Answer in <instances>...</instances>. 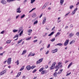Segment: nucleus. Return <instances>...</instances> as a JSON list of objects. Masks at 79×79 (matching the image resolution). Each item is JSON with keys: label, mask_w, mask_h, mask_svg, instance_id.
I'll use <instances>...</instances> for the list:
<instances>
[{"label": "nucleus", "mask_w": 79, "mask_h": 79, "mask_svg": "<svg viewBox=\"0 0 79 79\" xmlns=\"http://www.w3.org/2000/svg\"><path fill=\"white\" fill-rule=\"evenodd\" d=\"M73 64V62H71L68 66V68L69 69L71 66H72V65Z\"/></svg>", "instance_id": "19"}, {"label": "nucleus", "mask_w": 79, "mask_h": 79, "mask_svg": "<svg viewBox=\"0 0 79 79\" xmlns=\"http://www.w3.org/2000/svg\"><path fill=\"white\" fill-rule=\"evenodd\" d=\"M43 61V58H42L41 59H39V60L37 61L36 64H39V63H40Z\"/></svg>", "instance_id": "5"}, {"label": "nucleus", "mask_w": 79, "mask_h": 79, "mask_svg": "<svg viewBox=\"0 0 79 79\" xmlns=\"http://www.w3.org/2000/svg\"><path fill=\"white\" fill-rule=\"evenodd\" d=\"M27 52V51L26 50H23L22 53V55H24V53H26Z\"/></svg>", "instance_id": "28"}, {"label": "nucleus", "mask_w": 79, "mask_h": 79, "mask_svg": "<svg viewBox=\"0 0 79 79\" xmlns=\"http://www.w3.org/2000/svg\"><path fill=\"white\" fill-rule=\"evenodd\" d=\"M24 69V66H22L21 68L19 70V71H23V70Z\"/></svg>", "instance_id": "30"}, {"label": "nucleus", "mask_w": 79, "mask_h": 79, "mask_svg": "<svg viewBox=\"0 0 79 79\" xmlns=\"http://www.w3.org/2000/svg\"><path fill=\"white\" fill-rule=\"evenodd\" d=\"M26 68L27 70H31V67L30 65H27Z\"/></svg>", "instance_id": "10"}, {"label": "nucleus", "mask_w": 79, "mask_h": 79, "mask_svg": "<svg viewBox=\"0 0 79 79\" xmlns=\"http://www.w3.org/2000/svg\"><path fill=\"white\" fill-rule=\"evenodd\" d=\"M37 79V77H34L33 78V79Z\"/></svg>", "instance_id": "63"}, {"label": "nucleus", "mask_w": 79, "mask_h": 79, "mask_svg": "<svg viewBox=\"0 0 79 79\" xmlns=\"http://www.w3.org/2000/svg\"><path fill=\"white\" fill-rule=\"evenodd\" d=\"M53 34H54V32L52 31V32H51V33L50 34L48 35V36H51V35H53Z\"/></svg>", "instance_id": "26"}, {"label": "nucleus", "mask_w": 79, "mask_h": 79, "mask_svg": "<svg viewBox=\"0 0 79 79\" xmlns=\"http://www.w3.org/2000/svg\"><path fill=\"white\" fill-rule=\"evenodd\" d=\"M48 53H49V51H48L47 52H46V55L48 54Z\"/></svg>", "instance_id": "58"}, {"label": "nucleus", "mask_w": 79, "mask_h": 79, "mask_svg": "<svg viewBox=\"0 0 79 79\" xmlns=\"http://www.w3.org/2000/svg\"><path fill=\"white\" fill-rule=\"evenodd\" d=\"M25 16V15H22L21 16V18H24V17Z\"/></svg>", "instance_id": "45"}, {"label": "nucleus", "mask_w": 79, "mask_h": 79, "mask_svg": "<svg viewBox=\"0 0 79 79\" xmlns=\"http://www.w3.org/2000/svg\"><path fill=\"white\" fill-rule=\"evenodd\" d=\"M48 68V65H46L45 66V69H47Z\"/></svg>", "instance_id": "48"}, {"label": "nucleus", "mask_w": 79, "mask_h": 79, "mask_svg": "<svg viewBox=\"0 0 79 79\" xmlns=\"http://www.w3.org/2000/svg\"><path fill=\"white\" fill-rule=\"evenodd\" d=\"M35 0H31V3H33V2H35Z\"/></svg>", "instance_id": "42"}, {"label": "nucleus", "mask_w": 79, "mask_h": 79, "mask_svg": "<svg viewBox=\"0 0 79 79\" xmlns=\"http://www.w3.org/2000/svg\"><path fill=\"white\" fill-rule=\"evenodd\" d=\"M73 7H74V6L72 5L69 7L70 9H72Z\"/></svg>", "instance_id": "40"}, {"label": "nucleus", "mask_w": 79, "mask_h": 79, "mask_svg": "<svg viewBox=\"0 0 79 79\" xmlns=\"http://www.w3.org/2000/svg\"><path fill=\"white\" fill-rule=\"evenodd\" d=\"M5 73H6V71L5 70H4L1 73H0V76H2V75H3V74H4Z\"/></svg>", "instance_id": "11"}, {"label": "nucleus", "mask_w": 79, "mask_h": 79, "mask_svg": "<svg viewBox=\"0 0 79 79\" xmlns=\"http://www.w3.org/2000/svg\"><path fill=\"white\" fill-rule=\"evenodd\" d=\"M21 10L20 7L18 8L16 10L17 13H20L21 12V10Z\"/></svg>", "instance_id": "8"}, {"label": "nucleus", "mask_w": 79, "mask_h": 79, "mask_svg": "<svg viewBox=\"0 0 79 79\" xmlns=\"http://www.w3.org/2000/svg\"><path fill=\"white\" fill-rule=\"evenodd\" d=\"M77 8L74 10L72 12V15H74L75 14V13H76V11L77 10Z\"/></svg>", "instance_id": "7"}, {"label": "nucleus", "mask_w": 79, "mask_h": 79, "mask_svg": "<svg viewBox=\"0 0 79 79\" xmlns=\"http://www.w3.org/2000/svg\"><path fill=\"white\" fill-rule=\"evenodd\" d=\"M45 7H46V6H43L42 7V9H44L45 8Z\"/></svg>", "instance_id": "55"}, {"label": "nucleus", "mask_w": 79, "mask_h": 79, "mask_svg": "<svg viewBox=\"0 0 79 79\" xmlns=\"http://www.w3.org/2000/svg\"><path fill=\"white\" fill-rule=\"evenodd\" d=\"M58 52V50H53L52 51V52L53 53H56V52Z\"/></svg>", "instance_id": "15"}, {"label": "nucleus", "mask_w": 79, "mask_h": 79, "mask_svg": "<svg viewBox=\"0 0 79 79\" xmlns=\"http://www.w3.org/2000/svg\"><path fill=\"white\" fill-rule=\"evenodd\" d=\"M69 39H68V40H66L64 44V46H66L67 45H68V44L69 43Z\"/></svg>", "instance_id": "4"}, {"label": "nucleus", "mask_w": 79, "mask_h": 79, "mask_svg": "<svg viewBox=\"0 0 79 79\" xmlns=\"http://www.w3.org/2000/svg\"><path fill=\"white\" fill-rule=\"evenodd\" d=\"M1 3H2V4H3V5H5V4H6L7 2L5 0H2L1 1Z\"/></svg>", "instance_id": "6"}, {"label": "nucleus", "mask_w": 79, "mask_h": 79, "mask_svg": "<svg viewBox=\"0 0 79 79\" xmlns=\"http://www.w3.org/2000/svg\"><path fill=\"white\" fill-rule=\"evenodd\" d=\"M47 71L46 70H43L41 73V74H47Z\"/></svg>", "instance_id": "9"}, {"label": "nucleus", "mask_w": 79, "mask_h": 79, "mask_svg": "<svg viewBox=\"0 0 79 79\" xmlns=\"http://www.w3.org/2000/svg\"><path fill=\"white\" fill-rule=\"evenodd\" d=\"M50 46V44H49L48 45V46L47 47V48H49Z\"/></svg>", "instance_id": "51"}, {"label": "nucleus", "mask_w": 79, "mask_h": 79, "mask_svg": "<svg viewBox=\"0 0 79 79\" xmlns=\"http://www.w3.org/2000/svg\"><path fill=\"white\" fill-rule=\"evenodd\" d=\"M74 42H75V41H74V40H72L69 43V44L70 45H71V44H74Z\"/></svg>", "instance_id": "24"}, {"label": "nucleus", "mask_w": 79, "mask_h": 79, "mask_svg": "<svg viewBox=\"0 0 79 79\" xmlns=\"http://www.w3.org/2000/svg\"><path fill=\"white\" fill-rule=\"evenodd\" d=\"M44 67H42V68H41L39 70V72H41V71H43V70H44Z\"/></svg>", "instance_id": "23"}, {"label": "nucleus", "mask_w": 79, "mask_h": 79, "mask_svg": "<svg viewBox=\"0 0 79 79\" xmlns=\"http://www.w3.org/2000/svg\"><path fill=\"white\" fill-rule=\"evenodd\" d=\"M53 76L54 77H57V76L58 75V73H57V72H55L54 73H53Z\"/></svg>", "instance_id": "13"}, {"label": "nucleus", "mask_w": 79, "mask_h": 79, "mask_svg": "<svg viewBox=\"0 0 79 79\" xmlns=\"http://www.w3.org/2000/svg\"><path fill=\"white\" fill-rule=\"evenodd\" d=\"M16 0H7L6 1L7 2H14Z\"/></svg>", "instance_id": "27"}, {"label": "nucleus", "mask_w": 79, "mask_h": 79, "mask_svg": "<svg viewBox=\"0 0 79 79\" xmlns=\"http://www.w3.org/2000/svg\"><path fill=\"white\" fill-rule=\"evenodd\" d=\"M43 15V13H42L41 14H40V15L39 17L40 18H41V17H42V16Z\"/></svg>", "instance_id": "44"}, {"label": "nucleus", "mask_w": 79, "mask_h": 79, "mask_svg": "<svg viewBox=\"0 0 79 79\" xmlns=\"http://www.w3.org/2000/svg\"><path fill=\"white\" fill-rule=\"evenodd\" d=\"M42 43V40H41L40 41L39 43V44H41V43Z\"/></svg>", "instance_id": "57"}, {"label": "nucleus", "mask_w": 79, "mask_h": 79, "mask_svg": "<svg viewBox=\"0 0 79 79\" xmlns=\"http://www.w3.org/2000/svg\"><path fill=\"white\" fill-rule=\"evenodd\" d=\"M37 23H38V21L36 20L34 23L33 24H37Z\"/></svg>", "instance_id": "37"}, {"label": "nucleus", "mask_w": 79, "mask_h": 79, "mask_svg": "<svg viewBox=\"0 0 79 79\" xmlns=\"http://www.w3.org/2000/svg\"><path fill=\"white\" fill-rule=\"evenodd\" d=\"M63 69H61L60 70V72H61V73H62V71H63Z\"/></svg>", "instance_id": "62"}, {"label": "nucleus", "mask_w": 79, "mask_h": 79, "mask_svg": "<svg viewBox=\"0 0 79 79\" xmlns=\"http://www.w3.org/2000/svg\"><path fill=\"white\" fill-rule=\"evenodd\" d=\"M62 64V63L61 62H58V65L56 67H55V69H56V70L55 71H57L58 70V69H59V68H60V65H61Z\"/></svg>", "instance_id": "1"}, {"label": "nucleus", "mask_w": 79, "mask_h": 79, "mask_svg": "<svg viewBox=\"0 0 79 79\" xmlns=\"http://www.w3.org/2000/svg\"><path fill=\"white\" fill-rule=\"evenodd\" d=\"M60 32H57L56 34L55 37H57V36H58V35H60Z\"/></svg>", "instance_id": "34"}, {"label": "nucleus", "mask_w": 79, "mask_h": 79, "mask_svg": "<svg viewBox=\"0 0 79 79\" xmlns=\"http://www.w3.org/2000/svg\"><path fill=\"white\" fill-rule=\"evenodd\" d=\"M4 32H5V31H3L1 32V34H4Z\"/></svg>", "instance_id": "47"}, {"label": "nucleus", "mask_w": 79, "mask_h": 79, "mask_svg": "<svg viewBox=\"0 0 79 79\" xmlns=\"http://www.w3.org/2000/svg\"><path fill=\"white\" fill-rule=\"evenodd\" d=\"M5 53V52H3L2 53H1L0 54V55H1V56H3V54H4V53Z\"/></svg>", "instance_id": "50"}, {"label": "nucleus", "mask_w": 79, "mask_h": 79, "mask_svg": "<svg viewBox=\"0 0 79 79\" xmlns=\"http://www.w3.org/2000/svg\"><path fill=\"white\" fill-rule=\"evenodd\" d=\"M27 31V32H28V33H31V32H32V30L29 29Z\"/></svg>", "instance_id": "20"}, {"label": "nucleus", "mask_w": 79, "mask_h": 79, "mask_svg": "<svg viewBox=\"0 0 79 79\" xmlns=\"http://www.w3.org/2000/svg\"><path fill=\"white\" fill-rule=\"evenodd\" d=\"M35 16H36V14H35V13L33 14L32 16V17L33 18H35Z\"/></svg>", "instance_id": "31"}, {"label": "nucleus", "mask_w": 79, "mask_h": 79, "mask_svg": "<svg viewBox=\"0 0 79 79\" xmlns=\"http://www.w3.org/2000/svg\"><path fill=\"white\" fill-rule=\"evenodd\" d=\"M69 13H70L69 12L68 13H67L65 15V16H66L67 15H69Z\"/></svg>", "instance_id": "52"}, {"label": "nucleus", "mask_w": 79, "mask_h": 79, "mask_svg": "<svg viewBox=\"0 0 79 79\" xmlns=\"http://www.w3.org/2000/svg\"><path fill=\"white\" fill-rule=\"evenodd\" d=\"M31 39V37H29L28 38H27L26 39V40H30Z\"/></svg>", "instance_id": "38"}, {"label": "nucleus", "mask_w": 79, "mask_h": 79, "mask_svg": "<svg viewBox=\"0 0 79 79\" xmlns=\"http://www.w3.org/2000/svg\"><path fill=\"white\" fill-rule=\"evenodd\" d=\"M37 71V69H35L32 72L33 73H35Z\"/></svg>", "instance_id": "39"}, {"label": "nucleus", "mask_w": 79, "mask_h": 79, "mask_svg": "<svg viewBox=\"0 0 79 79\" xmlns=\"http://www.w3.org/2000/svg\"><path fill=\"white\" fill-rule=\"evenodd\" d=\"M62 72H60V71H59V72L57 73V74H60Z\"/></svg>", "instance_id": "54"}, {"label": "nucleus", "mask_w": 79, "mask_h": 79, "mask_svg": "<svg viewBox=\"0 0 79 79\" xmlns=\"http://www.w3.org/2000/svg\"><path fill=\"white\" fill-rule=\"evenodd\" d=\"M79 4V2H78L77 4H76V6H77V5H78Z\"/></svg>", "instance_id": "61"}, {"label": "nucleus", "mask_w": 79, "mask_h": 79, "mask_svg": "<svg viewBox=\"0 0 79 79\" xmlns=\"http://www.w3.org/2000/svg\"><path fill=\"white\" fill-rule=\"evenodd\" d=\"M54 40H55V38L52 39V40H51V42H54Z\"/></svg>", "instance_id": "41"}, {"label": "nucleus", "mask_w": 79, "mask_h": 79, "mask_svg": "<svg viewBox=\"0 0 79 79\" xmlns=\"http://www.w3.org/2000/svg\"><path fill=\"white\" fill-rule=\"evenodd\" d=\"M21 72H20L19 73H18V74L17 75V76H16V77H18L20 75H21Z\"/></svg>", "instance_id": "17"}, {"label": "nucleus", "mask_w": 79, "mask_h": 79, "mask_svg": "<svg viewBox=\"0 0 79 79\" xmlns=\"http://www.w3.org/2000/svg\"><path fill=\"white\" fill-rule=\"evenodd\" d=\"M6 61H7V60H6L3 63L4 64H5V63H6Z\"/></svg>", "instance_id": "60"}, {"label": "nucleus", "mask_w": 79, "mask_h": 79, "mask_svg": "<svg viewBox=\"0 0 79 79\" xmlns=\"http://www.w3.org/2000/svg\"><path fill=\"white\" fill-rule=\"evenodd\" d=\"M63 45V44H61V43H60L57 44L56 45H58L59 46H61Z\"/></svg>", "instance_id": "33"}, {"label": "nucleus", "mask_w": 79, "mask_h": 79, "mask_svg": "<svg viewBox=\"0 0 79 79\" xmlns=\"http://www.w3.org/2000/svg\"><path fill=\"white\" fill-rule=\"evenodd\" d=\"M69 62V61L68 60H66L65 61V63L66 64V63H68V62Z\"/></svg>", "instance_id": "56"}, {"label": "nucleus", "mask_w": 79, "mask_h": 79, "mask_svg": "<svg viewBox=\"0 0 79 79\" xmlns=\"http://www.w3.org/2000/svg\"><path fill=\"white\" fill-rule=\"evenodd\" d=\"M76 35H78V36H79V32H78L76 34Z\"/></svg>", "instance_id": "53"}, {"label": "nucleus", "mask_w": 79, "mask_h": 79, "mask_svg": "<svg viewBox=\"0 0 79 79\" xmlns=\"http://www.w3.org/2000/svg\"><path fill=\"white\" fill-rule=\"evenodd\" d=\"M35 65H33L31 67V69H34L35 68Z\"/></svg>", "instance_id": "29"}, {"label": "nucleus", "mask_w": 79, "mask_h": 79, "mask_svg": "<svg viewBox=\"0 0 79 79\" xmlns=\"http://www.w3.org/2000/svg\"><path fill=\"white\" fill-rule=\"evenodd\" d=\"M34 55H35V53H32V52H31L28 55V56H34Z\"/></svg>", "instance_id": "14"}, {"label": "nucleus", "mask_w": 79, "mask_h": 79, "mask_svg": "<svg viewBox=\"0 0 79 79\" xmlns=\"http://www.w3.org/2000/svg\"><path fill=\"white\" fill-rule=\"evenodd\" d=\"M64 2V0H60V3L61 5H62L63 4V3Z\"/></svg>", "instance_id": "18"}, {"label": "nucleus", "mask_w": 79, "mask_h": 79, "mask_svg": "<svg viewBox=\"0 0 79 79\" xmlns=\"http://www.w3.org/2000/svg\"><path fill=\"white\" fill-rule=\"evenodd\" d=\"M73 35H74V34L71 33L69 34V36L70 37H73Z\"/></svg>", "instance_id": "22"}, {"label": "nucleus", "mask_w": 79, "mask_h": 79, "mask_svg": "<svg viewBox=\"0 0 79 79\" xmlns=\"http://www.w3.org/2000/svg\"><path fill=\"white\" fill-rule=\"evenodd\" d=\"M7 63L8 64H10L11 63V58H9L7 59Z\"/></svg>", "instance_id": "3"}, {"label": "nucleus", "mask_w": 79, "mask_h": 79, "mask_svg": "<svg viewBox=\"0 0 79 79\" xmlns=\"http://www.w3.org/2000/svg\"><path fill=\"white\" fill-rule=\"evenodd\" d=\"M23 31H21L19 34V36H21V35H22V34H23Z\"/></svg>", "instance_id": "36"}, {"label": "nucleus", "mask_w": 79, "mask_h": 79, "mask_svg": "<svg viewBox=\"0 0 79 79\" xmlns=\"http://www.w3.org/2000/svg\"><path fill=\"white\" fill-rule=\"evenodd\" d=\"M22 41H23V40L22 39H21V40L19 41H18V44H20V43H21V42H22Z\"/></svg>", "instance_id": "35"}, {"label": "nucleus", "mask_w": 79, "mask_h": 79, "mask_svg": "<svg viewBox=\"0 0 79 79\" xmlns=\"http://www.w3.org/2000/svg\"><path fill=\"white\" fill-rule=\"evenodd\" d=\"M19 15L17 16L16 17V19H18V18H19Z\"/></svg>", "instance_id": "59"}, {"label": "nucleus", "mask_w": 79, "mask_h": 79, "mask_svg": "<svg viewBox=\"0 0 79 79\" xmlns=\"http://www.w3.org/2000/svg\"><path fill=\"white\" fill-rule=\"evenodd\" d=\"M37 41H38V40H34L33 41V42H34V43H35V42H37Z\"/></svg>", "instance_id": "46"}, {"label": "nucleus", "mask_w": 79, "mask_h": 79, "mask_svg": "<svg viewBox=\"0 0 79 79\" xmlns=\"http://www.w3.org/2000/svg\"><path fill=\"white\" fill-rule=\"evenodd\" d=\"M55 27H54L52 29V31H53L55 29Z\"/></svg>", "instance_id": "49"}, {"label": "nucleus", "mask_w": 79, "mask_h": 79, "mask_svg": "<svg viewBox=\"0 0 79 79\" xmlns=\"http://www.w3.org/2000/svg\"><path fill=\"white\" fill-rule=\"evenodd\" d=\"M15 63L17 64V65H19V60H17V61L15 62Z\"/></svg>", "instance_id": "21"}, {"label": "nucleus", "mask_w": 79, "mask_h": 79, "mask_svg": "<svg viewBox=\"0 0 79 79\" xmlns=\"http://www.w3.org/2000/svg\"><path fill=\"white\" fill-rule=\"evenodd\" d=\"M11 42V40H9L6 41V44H10Z\"/></svg>", "instance_id": "16"}, {"label": "nucleus", "mask_w": 79, "mask_h": 79, "mask_svg": "<svg viewBox=\"0 0 79 79\" xmlns=\"http://www.w3.org/2000/svg\"><path fill=\"white\" fill-rule=\"evenodd\" d=\"M68 27V26H66L65 27V29H67Z\"/></svg>", "instance_id": "64"}, {"label": "nucleus", "mask_w": 79, "mask_h": 79, "mask_svg": "<svg viewBox=\"0 0 79 79\" xmlns=\"http://www.w3.org/2000/svg\"><path fill=\"white\" fill-rule=\"evenodd\" d=\"M18 31V30H15V29H14L13 30V32H16Z\"/></svg>", "instance_id": "32"}, {"label": "nucleus", "mask_w": 79, "mask_h": 79, "mask_svg": "<svg viewBox=\"0 0 79 79\" xmlns=\"http://www.w3.org/2000/svg\"><path fill=\"white\" fill-rule=\"evenodd\" d=\"M71 74V72H70V73H68L66 74V76H69V75H70Z\"/></svg>", "instance_id": "43"}, {"label": "nucleus", "mask_w": 79, "mask_h": 79, "mask_svg": "<svg viewBox=\"0 0 79 79\" xmlns=\"http://www.w3.org/2000/svg\"><path fill=\"white\" fill-rule=\"evenodd\" d=\"M55 64H56V62H53L52 64V65L51 67H50V69L51 70L55 68Z\"/></svg>", "instance_id": "2"}, {"label": "nucleus", "mask_w": 79, "mask_h": 79, "mask_svg": "<svg viewBox=\"0 0 79 79\" xmlns=\"http://www.w3.org/2000/svg\"><path fill=\"white\" fill-rule=\"evenodd\" d=\"M18 37H19V35L17 34L15 35L14 36V37L13 38V39H15V38H16V37H17V38H18Z\"/></svg>", "instance_id": "25"}, {"label": "nucleus", "mask_w": 79, "mask_h": 79, "mask_svg": "<svg viewBox=\"0 0 79 79\" xmlns=\"http://www.w3.org/2000/svg\"><path fill=\"white\" fill-rule=\"evenodd\" d=\"M46 21V17H44L43 19L42 24H45V23Z\"/></svg>", "instance_id": "12"}]
</instances>
